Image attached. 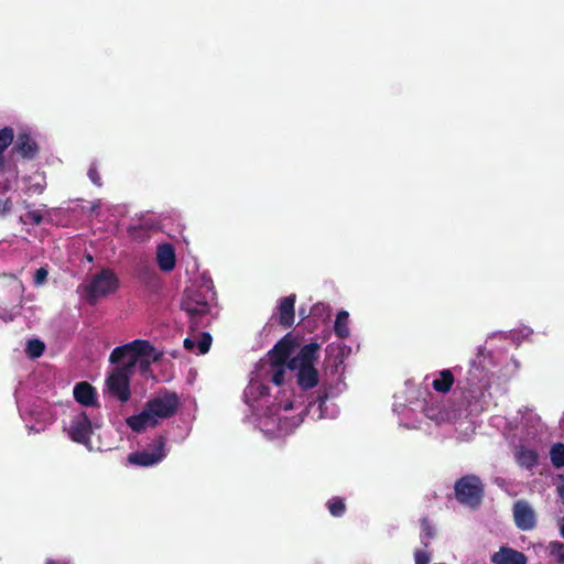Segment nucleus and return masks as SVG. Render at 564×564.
Instances as JSON below:
<instances>
[{"label":"nucleus","mask_w":564,"mask_h":564,"mask_svg":"<svg viewBox=\"0 0 564 564\" xmlns=\"http://www.w3.org/2000/svg\"><path fill=\"white\" fill-rule=\"evenodd\" d=\"M550 555L553 556L557 563L564 564V543L560 541H551L547 545Z\"/></svg>","instance_id":"obj_30"},{"label":"nucleus","mask_w":564,"mask_h":564,"mask_svg":"<svg viewBox=\"0 0 564 564\" xmlns=\"http://www.w3.org/2000/svg\"><path fill=\"white\" fill-rule=\"evenodd\" d=\"M14 140V130L11 127L0 129V173L4 171V151Z\"/></svg>","instance_id":"obj_21"},{"label":"nucleus","mask_w":564,"mask_h":564,"mask_svg":"<svg viewBox=\"0 0 564 564\" xmlns=\"http://www.w3.org/2000/svg\"><path fill=\"white\" fill-rule=\"evenodd\" d=\"M286 368H288V366H285V365L270 364V368L268 371V373L270 376V381L272 383H274L275 386L283 384Z\"/></svg>","instance_id":"obj_25"},{"label":"nucleus","mask_w":564,"mask_h":564,"mask_svg":"<svg viewBox=\"0 0 564 564\" xmlns=\"http://www.w3.org/2000/svg\"><path fill=\"white\" fill-rule=\"evenodd\" d=\"M454 495L460 505L475 509L481 503L484 485L478 476L465 475L456 480Z\"/></svg>","instance_id":"obj_5"},{"label":"nucleus","mask_w":564,"mask_h":564,"mask_svg":"<svg viewBox=\"0 0 564 564\" xmlns=\"http://www.w3.org/2000/svg\"><path fill=\"white\" fill-rule=\"evenodd\" d=\"M88 177L95 185L101 186V177L95 165H90L88 170Z\"/></svg>","instance_id":"obj_35"},{"label":"nucleus","mask_w":564,"mask_h":564,"mask_svg":"<svg viewBox=\"0 0 564 564\" xmlns=\"http://www.w3.org/2000/svg\"><path fill=\"white\" fill-rule=\"evenodd\" d=\"M421 523V543L427 547L430 545V540L435 536V529L432 525L431 521L427 517H423L420 520Z\"/></svg>","instance_id":"obj_23"},{"label":"nucleus","mask_w":564,"mask_h":564,"mask_svg":"<svg viewBox=\"0 0 564 564\" xmlns=\"http://www.w3.org/2000/svg\"><path fill=\"white\" fill-rule=\"evenodd\" d=\"M80 288L87 303L95 305L100 299L113 294L119 289V279L113 270L104 268L93 274Z\"/></svg>","instance_id":"obj_3"},{"label":"nucleus","mask_w":564,"mask_h":564,"mask_svg":"<svg viewBox=\"0 0 564 564\" xmlns=\"http://www.w3.org/2000/svg\"><path fill=\"white\" fill-rule=\"evenodd\" d=\"M132 368L122 366L116 368L107 379V386L111 394L118 398L122 403L127 402L131 397L129 386V373Z\"/></svg>","instance_id":"obj_8"},{"label":"nucleus","mask_w":564,"mask_h":564,"mask_svg":"<svg viewBox=\"0 0 564 564\" xmlns=\"http://www.w3.org/2000/svg\"><path fill=\"white\" fill-rule=\"evenodd\" d=\"M213 338L209 333H203L199 340L196 343V346L199 350V354L204 355L208 352L212 346Z\"/></svg>","instance_id":"obj_31"},{"label":"nucleus","mask_w":564,"mask_h":564,"mask_svg":"<svg viewBox=\"0 0 564 564\" xmlns=\"http://www.w3.org/2000/svg\"><path fill=\"white\" fill-rule=\"evenodd\" d=\"M297 370V384L303 390H308L317 386L318 371L314 365L295 366Z\"/></svg>","instance_id":"obj_18"},{"label":"nucleus","mask_w":564,"mask_h":564,"mask_svg":"<svg viewBox=\"0 0 564 564\" xmlns=\"http://www.w3.org/2000/svg\"><path fill=\"white\" fill-rule=\"evenodd\" d=\"M321 346L317 343H310L304 345L299 354L291 358L288 362L290 370H295V366L314 365L318 357Z\"/></svg>","instance_id":"obj_13"},{"label":"nucleus","mask_w":564,"mask_h":564,"mask_svg":"<svg viewBox=\"0 0 564 564\" xmlns=\"http://www.w3.org/2000/svg\"><path fill=\"white\" fill-rule=\"evenodd\" d=\"M137 229H138V227H135V226H130V227L128 228V231H129V234H130L131 236H133V235H134V232L137 231Z\"/></svg>","instance_id":"obj_39"},{"label":"nucleus","mask_w":564,"mask_h":564,"mask_svg":"<svg viewBox=\"0 0 564 564\" xmlns=\"http://www.w3.org/2000/svg\"><path fill=\"white\" fill-rule=\"evenodd\" d=\"M25 217L34 225H40L43 221V215L41 210H29L25 214Z\"/></svg>","instance_id":"obj_33"},{"label":"nucleus","mask_w":564,"mask_h":564,"mask_svg":"<svg viewBox=\"0 0 564 564\" xmlns=\"http://www.w3.org/2000/svg\"><path fill=\"white\" fill-rule=\"evenodd\" d=\"M557 490H558V495H560V497L562 498V500H563V502H564V485L560 486V487L557 488Z\"/></svg>","instance_id":"obj_38"},{"label":"nucleus","mask_w":564,"mask_h":564,"mask_svg":"<svg viewBox=\"0 0 564 564\" xmlns=\"http://www.w3.org/2000/svg\"><path fill=\"white\" fill-rule=\"evenodd\" d=\"M295 294H290L280 300L278 306V322L284 328H290L295 319Z\"/></svg>","instance_id":"obj_12"},{"label":"nucleus","mask_w":564,"mask_h":564,"mask_svg":"<svg viewBox=\"0 0 564 564\" xmlns=\"http://www.w3.org/2000/svg\"><path fill=\"white\" fill-rule=\"evenodd\" d=\"M348 312L340 311L336 315L334 332L338 338L345 339L349 336L350 330L348 327Z\"/></svg>","instance_id":"obj_22"},{"label":"nucleus","mask_w":564,"mask_h":564,"mask_svg":"<svg viewBox=\"0 0 564 564\" xmlns=\"http://www.w3.org/2000/svg\"><path fill=\"white\" fill-rule=\"evenodd\" d=\"M74 399L85 406L98 405L96 390L87 381H82L74 387Z\"/></svg>","instance_id":"obj_19"},{"label":"nucleus","mask_w":564,"mask_h":564,"mask_svg":"<svg viewBox=\"0 0 564 564\" xmlns=\"http://www.w3.org/2000/svg\"><path fill=\"white\" fill-rule=\"evenodd\" d=\"M12 152H17L24 159H34L39 152L37 143L29 133H20L17 138Z\"/></svg>","instance_id":"obj_15"},{"label":"nucleus","mask_w":564,"mask_h":564,"mask_svg":"<svg viewBox=\"0 0 564 564\" xmlns=\"http://www.w3.org/2000/svg\"><path fill=\"white\" fill-rule=\"evenodd\" d=\"M325 310H326V306L323 303H317V304L313 305L310 313L313 316H322L323 313L325 312Z\"/></svg>","instance_id":"obj_36"},{"label":"nucleus","mask_w":564,"mask_h":564,"mask_svg":"<svg viewBox=\"0 0 564 564\" xmlns=\"http://www.w3.org/2000/svg\"><path fill=\"white\" fill-rule=\"evenodd\" d=\"M517 459L521 466L531 468L532 466H534L536 464L538 455L532 449H522L518 453Z\"/></svg>","instance_id":"obj_28"},{"label":"nucleus","mask_w":564,"mask_h":564,"mask_svg":"<svg viewBox=\"0 0 564 564\" xmlns=\"http://www.w3.org/2000/svg\"><path fill=\"white\" fill-rule=\"evenodd\" d=\"M45 350V345L40 339H29L26 344V354L30 358H39L43 355Z\"/></svg>","instance_id":"obj_29"},{"label":"nucleus","mask_w":564,"mask_h":564,"mask_svg":"<svg viewBox=\"0 0 564 564\" xmlns=\"http://www.w3.org/2000/svg\"><path fill=\"white\" fill-rule=\"evenodd\" d=\"M327 508L333 517L340 518L346 512L345 500L340 497H333L327 501Z\"/></svg>","instance_id":"obj_26"},{"label":"nucleus","mask_w":564,"mask_h":564,"mask_svg":"<svg viewBox=\"0 0 564 564\" xmlns=\"http://www.w3.org/2000/svg\"><path fill=\"white\" fill-rule=\"evenodd\" d=\"M156 261L163 272H170L175 268V249L171 243H161L156 249Z\"/></svg>","instance_id":"obj_16"},{"label":"nucleus","mask_w":564,"mask_h":564,"mask_svg":"<svg viewBox=\"0 0 564 564\" xmlns=\"http://www.w3.org/2000/svg\"><path fill=\"white\" fill-rule=\"evenodd\" d=\"M184 347L187 350H193L194 347H196V343L192 338H185L184 339Z\"/></svg>","instance_id":"obj_37"},{"label":"nucleus","mask_w":564,"mask_h":564,"mask_svg":"<svg viewBox=\"0 0 564 564\" xmlns=\"http://www.w3.org/2000/svg\"><path fill=\"white\" fill-rule=\"evenodd\" d=\"M455 382L454 373L451 369H443L438 373V378H435L432 382V387L436 392L447 393L451 391Z\"/></svg>","instance_id":"obj_20"},{"label":"nucleus","mask_w":564,"mask_h":564,"mask_svg":"<svg viewBox=\"0 0 564 564\" xmlns=\"http://www.w3.org/2000/svg\"><path fill=\"white\" fill-rule=\"evenodd\" d=\"M415 564H429L431 561V556L427 552L416 550L414 553Z\"/></svg>","instance_id":"obj_34"},{"label":"nucleus","mask_w":564,"mask_h":564,"mask_svg":"<svg viewBox=\"0 0 564 564\" xmlns=\"http://www.w3.org/2000/svg\"><path fill=\"white\" fill-rule=\"evenodd\" d=\"M319 399H321V400H322V402H323L325 399H327V395H324V398H321V397H319Z\"/></svg>","instance_id":"obj_42"},{"label":"nucleus","mask_w":564,"mask_h":564,"mask_svg":"<svg viewBox=\"0 0 564 564\" xmlns=\"http://www.w3.org/2000/svg\"><path fill=\"white\" fill-rule=\"evenodd\" d=\"M294 350V343L288 336L283 337L279 340L274 347L269 351V360L270 364L273 365H285L291 359V355Z\"/></svg>","instance_id":"obj_11"},{"label":"nucleus","mask_w":564,"mask_h":564,"mask_svg":"<svg viewBox=\"0 0 564 564\" xmlns=\"http://www.w3.org/2000/svg\"><path fill=\"white\" fill-rule=\"evenodd\" d=\"M513 518L516 525L528 531L535 527V513L527 501H517L513 505Z\"/></svg>","instance_id":"obj_10"},{"label":"nucleus","mask_w":564,"mask_h":564,"mask_svg":"<svg viewBox=\"0 0 564 564\" xmlns=\"http://www.w3.org/2000/svg\"><path fill=\"white\" fill-rule=\"evenodd\" d=\"M550 458L552 465L556 468L564 467V444L556 443L551 447Z\"/></svg>","instance_id":"obj_27"},{"label":"nucleus","mask_w":564,"mask_h":564,"mask_svg":"<svg viewBox=\"0 0 564 564\" xmlns=\"http://www.w3.org/2000/svg\"><path fill=\"white\" fill-rule=\"evenodd\" d=\"M166 438L159 435L153 441V448L151 451H138L128 455V462L132 465L141 467H150L162 462L166 456L165 451Z\"/></svg>","instance_id":"obj_7"},{"label":"nucleus","mask_w":564,"mask_h":564,"mask_svg":"<svg viewBox=\"0 0 564 564\" xmlns=\"http://www.w3.org/2000/svg\"><path fill=\"white\" fill-rule=\"evenodd\" d=\"M47 278H48V270L44 267L39 268L37 270H35L34 275H33L34 286L39 288V286L43 285L44 283H46Z\"/></svg>","instance_id":"obj_32"},{"label":"nucleus","mask_w":564,"mask_h":564,"mask_svg":"<svg viewBox=\"0 0 564 564\" xmlns=\"http://www.w3.org/2000/svg\"><path fill=\"white\" fill-rule=\"evenodd\" d=\"M159 359V356H154L153 360L156 361Z\"/></svg>","instance_id":"obj_43"},{"label":"nucleus","mask_w":564,"mask_h":564,"mask_svg":"<svg viewBox=\"0 0 564 564\" xmlns=\"http://www.w3.org/2000/svg\"><path fill=\"white\" fill-rule=\"evenodd\" d=\"M560 533L562 538L564 539V525H560Z\"/></svg>","instance_id":"obj_40"},{"label":"nucleus","mask_w":564,"mask_h":564,"mask_svg":"<svg viewBox=\"0 0 564 564\" xmlns=\"http://www.w3.org/2000/svg\"><path fill=\"white\" fill-rule=\"evenodd\" d=\"M23 293V282L17 275L0 273V308L19 305Z\"/></svg>","instance_id":"obj_6"},{"label":"nucleus","mask_w":564,"mask_h":564,"mask_svg":"<svg viewBox=\"0 0 564 564\" xmlns=\"http://www.w3.org/2000/svg\"><path fill=\"white\" fill-rule=\"evenodd\" d=\"M494 564H527L528 558L524 553L508 546H501L498 552L490 557Z\"/></svg>","instance_id":"obj_14"},{"label":"nucleus","mask_w":564,"mask_h":564,"mask_svg":"<svg viewBox=\"0 0 564 564\" xmlns=\"http://www.w3.org/2000/svg\"><path fill=\"white\" fill-rule=\"evenodd\" d=\"M181 308L188 315L193 330L204 326V318H206L210 311L205 294L198 289L185 290L181 301Z\"/></svg>","instance_id":"obj_4"},{"label":"nucleus","mask_w":564,"mask_h":564,"mask_svg":"<svg viewBox=\"0 0 564 564\" xmlns=\"http://www.w3.org/2000/svg\"><path fill=\"white\" fill-rule=\"evenodd\" d=\"M93 434L91 419L85 411H80L73 416L68 427L70 440L78 444H88Z\"/></svg>","instance_id":"obj_9"},{"label":"nucleus","mask_w":564,"mask_h":564,"mask_svg":"<svg viewBox=\"0 0 564 564\" xmlns=\"http://www.w3.org/2000/svg\"><path fill=\"white\" fill-rule=\"evenodd\" d=\"M130 349V359L126 364V366L133 368L135 366L138 357H151L153 352H155V348L148 340L135 339L131 343H128Z\"/></svg>","instance_id":"obj_17"},{"label":"nucleus","mask_w":564,"mask_h":564,"mask_svg":"<svg viewBox=\"0 0 564 564\" xmlns=\"http://www.w3.org/2000/svg\"><path fill=\"white\" fill-rule=\"evenodd\" d=\"M560 525H564V518H563L562 523Z\"/></svg>","instance_id":"obj_44"},{"label":"nucleus","mask_w":564,"mask_h":564,"mask_svg":"<svg viewBox=\"0 0 564 564\" xmlns=\"http://www.w3.org/2000/svg\"><path fill=\"white\" fill-rule=\"evenodd\" d=\"M299 313H300V315H301V316H303V317H305V316H306V315H305V310H304V308H302V307L300 308V312H299Z\"/></svg>","instance_id":"obj_41"},{"label":"nucleus","mask_w":564,"mask_h":564,"mask_svg":"<svg viewBox=\"0 0 564 564\" xmlns=\"http://www.w3.org/2000/svg\"><path fill=\"white\" fill-rule=\"evenodd\" d=\"M130 359V349L128 344L123 346L116 347L111 354H110V362L111 364H119L122 362L123 366L129 361Z\"/></svg>","instance_id":"obj_24"},{"label":"nucleus","mask_w":564,"mask_h":564,"mask_svg":"<svg viewBox=\"0 0 564 564\" xmlns=\"http://www.w3.org/2000/svg\"><path fill=\"white\" fill-rule=\"evenodd\" d=\"M485 357L479 349L477 357L471 360L470 369L465 379H459L457 387L463 391L466 406L470 413H479L485 410V389L488 388V371L482 364Z\"/></svg>","instance_id":"obj_2"},{"label":"nucleus","mask_w":564,"mask_h":564,"mask_svg":"<svg viewBox=\"0 0 564 564\" xmlns=\"http://www.w3.org/2000/svg\"><path fill=\"white\" fill-rule=\"evenodd\" d=\"M180 398L176 392L164 390L145 402L139 414L129 416L127 425L135 433L148 427H155L160 420L172 417L178 409Z\"/></svg>","instance_id":"obj_1"}]
</instances>
